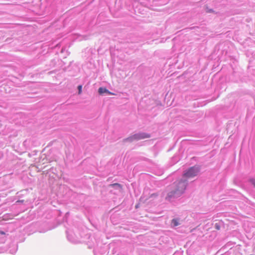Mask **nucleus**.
<instances>
[{
	"instance_id": "1",
	"label": "nucleus",
	"mask_w": 255,
	"mask_h": 255,
	"mask_svg": "<svg viewBox=\"0 0 255 255\" xmlns=\"http://www.w3.org/2000/svg\"><path fill=\"white\" fill-rule=\"evenodd\" d=\"M187 182L185 181H180L176 183L175 190L168 194V197H178L184 192L187 186Z\"/></svg>"
},
{
	"instance_id": "2",
	"label": "nucleus",
	"mask_w": 255,
	"mask_h": 255,
	"mask_svg": "<svg viewBox=\"0 0 255 255\" xmlns=\"http://www.w3.org/2000/svg\"><path fill=\"white\" fill-rule=\"evenodd\" d=\"M150 137V135L146 133H139L134 134L131 136H129L128 137L124 139V141H127L129 142H132L134 140H140L144 139L146 138H148Z\"/></svg>"
},
{
	"instance_id": "3",
	"label": "nucleus",
	"mask_w": 255,
	"mask_h": 255,
	"mask_svg": "<svg viewBox=\"0 0 255 255\" xmlns=\"http://www.w3.org/2000/svg\"><path fill=\"white\" fill-rule=\"evenodd\" d=\"M199 171V169L198 167L193 166L184 171L183 176L187 178H192L196 176Z\"/></svg>"
},
{
	"instance_id": "4",
	"label": "nucleus",
	"mask_w": 255,
	"mask_h": 255,
	"mask_svg": "<svg viewBox=\"0 0 255 255\" xmlns=\"http://www.w3.org/2000/svg\"><path fill=\"white\" fill-rule=\"evenodd\" d=\"M98 92L100 94H103L105 93H110L107 89L102 87H101L99 89Z\"/></svg>"
},
{
	"instance_id": "5",
	"label": "nucleus",
	"mask_w": 255,
	"mask_h": 255,
	"mask_svg": "<svg viewBox=\"0 0 255 255\" xmlns=\"http://www.w3.org/2000/svg\"><path fill=\"white\" fill-rule=\"evenodd\" d=\"M172 223L173 224L174 226H177L179 225L178 220L175 219L172 220Z\"/></svg>"
},
{
	"instance_id": "6",
	"label": "nucleus",
	"mask_w": 255,
	"mask_h": 255,
	"mask_svg": "<svg viewBox=\"0 0 255 255\" xmlns=\"http://www.w3.org/2000/svg\"><path fill=\"white\" fill-rule=\"evenodd\" d=\"M110 186H111V187H115V186H118L119 187V188H122V186L121 184H119V183H114V184H110Z\"/></svg>"
},
{
	"instance_id": "7",
	"label": "nucleus",
	"mask_w": 255,
	"mask_h": 255,
	"mask_svg": "<svg viewBox=\"0 0 255 255\" xmlns=\"http://www.w3.org/2000/svg\"><path fill=\"white\" fill-rule=\"evenodd\" d=\"M82 85L78 86V93H79V94H81V93L82 92Z\"/></svg>"
},
{
	"instance_id": "8",
	"label": "nucleus",
	"mask_w": 255,
	"mask_h": 255,
	"mask_svg": "<svg viewBox=\"0 0 255 255\" xmlns=\"http://www.w3.org/2000/svg\"><path fill=\"white\" fill-rule=\"evenodd\" d=\"M215 228L216 230H219L220 229V226L219 224L216 223L215 225Z\"/></svg>"
},
{
	"instance_id": "9",
	"label": "nucleus",
	"mask_w": 255,
	"mask_h": 255,
	"mask_svg": "<svg viewBox=\"0 0 255 255\" xmlns=\"http://www.w3.org/2000/svg\"><path fill=\"white\" fill-rule=\"evenodd\" d=\"M250 182L255 186V179H251L250 180Z\"/></svg>"
},
{
	"instance_id": "10",
	"label": "nucleus",
	"mask_w": 255,
	"mask_h": 255,
	"mask_svg": "<svg viewBox=\"0 0 255 255\" xmlns=\"http://www.w3.org/2000/svg\"><path fill=\"white\" fill-rule=\"evenodd\" d=\"M23 200H18L16 201L17 203H23Z\"/></svg>"
}]
</instances>
